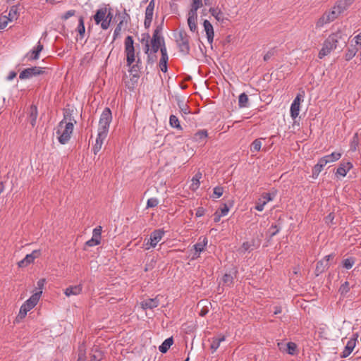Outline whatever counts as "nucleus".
Wrapping results in <instances>:
<instances>
[{
    "mask_svg": "<svg viewBox=\"0 0 361 361\" xmlns=\"http://www.w3.org/2000/svg\"><path fill=\"white\" fill-rule=\"evenodd\" d=\"M77 361H86L85 351L83 348V346L80 347L78 358Z\"/></svg>",
    "mask_w": 361,
    "mask_h": 361,
    "instance_id": "nucleus-57",
    "label": "nucleus"
},
{
    "mask_svg": "<svg viewBox=\"0 0 361 361\" xmlns=\"http://www.w3.org/2000/svg\"><path fill=\"white\" fill-rule=\"evenodd\" d=\"M223 285L231 286L233 283V276L230 274H225L222 277Z\"/></svg>",
    "mask_w": 361,
    "mask_h": 361,
    "instance_id": "nucleus-44",
    "label": "nucleus"
},
{
    "mask_svg": "<svg viewBox=\"0 0 361 361\" xmlns=\"http://www.w3.org/2000/svg\"><path fill=\"white\" fill-rule=\"evenodd\" d=\"M146 38H147V42L145 44V54H147V63H154L157 60V56H156V54H153L152 53H149V45L148 43V39L149 38V34H146Z\"/></svg>",
    "mask_w": 361,
    "mask_h": 361,
    "instance_id": "nucleus-28",
    "label": "nucleus"
},
{
    "mask_svg": "<svg viewBox=\"0 0 361 361\" xmlns=\"http://www.w3.org/2000/svg\"><path fill=\"white\" fill-rule=\"evenodd\" d=\"M202 6V0H192L191 8L189 11L197 12Z\"/></svg>",
    "mask_w": 361,
    "mask_h": 361,
    "instance_id": "nucleus-47",
    "label": "nucleus"
},
{
    "mask_svg": "<svg viewBox=\"0 0 361 361\" xmlns=\"http://www.w3.org/2000/svg\"><path fill=\"white\" fill-rule=\"evenodd\" d=\"M223 192L224 188L221 186H216L213 190L212 197L214 199L219 198L223 195Z\"/></svg>",
    "mask_w": 361,
    "mask_h": 361,
    "instance_id": "nucleus-51",
    "label": "nucleus"
},
{
    "mask_svg": "<svg viewBox=\"0 0 361 361\" xmlns=\"http://www.w3.org/2000/svg\"><path fill=\"white\" fill-rule=\"evenodd\" d=\"M207 136V131L205 130H201L195 134L194 139L197 142H201L205 140Z\"/></svg>",
    "mask_w": 361,
    "mask_h": 361,
    "instance_id": "nucleus-39",
    "label": "nucleus"
},
{
    "mask_svg": "<svg viewBox=\"0 0 361 361\" xmlns=\"http://www.w3.org/2000/svg\"><path fill=\"white\" fill-rule=\"evenodd\" d=\"M262 139H255L251 144V152H259L262 147Z\"/></svg>",
    "mask_w": 361,
    "mask_h": 361,
    "instance_id": "nucleus-45",
    "label": "nucleus"
},
{
    "mask_svg": "<svg viewBox=\"0 0 361 361\" xmlns=\"http://www.w3.org/2000/svg\"><path fill=\"white\" fill-rule=\"evenodd\" d=\"M290 116L293 119H295L300 112V105L295 103H292L290 105Z\"/></svg>",
    "mask_w": 361,
    "mask_h": 361,
    "instance_id": "nucleus-42",
    "label": "nucleus"
},
{
    "mask_svg": "<svg viewBox=\"0 0 361 361\" xmlns=\"http://www.w3.org/2000/svg\"><path fill=\"white\" fill-rule=\"evenodd\" d=\"M333 254L325 256L322 259L319 261L315 268V274L317 276L324 272L329 267V260L333 259Z\"/></svg>",
    "mask_w": 361,
    "mask_h": 361,
    "instance_id": "nucleus-10",
    "label": "nucleus"
},
{
    "mask_svg": "<svg viewBox=\"0 0 361 361\" xmlns=\"http://www.w3.org/2000/svg\"><path fill=\"white\" fill-rule=\"evenodd\" d=\"M203 26L206 32L207 41L210 44H212L214 37L213 25L208 20H204L203 22Z\"/></svg>",
    "mask_w": 361,
    "mask_h": 361,
    "instance_id": "nucleus-15",
    "label": "nucleus"
},
{
    "mask_svg": "<svg viewBox=\"0 0 361 361\" xmlns=\"http://www.w3.org/2000/svg\"><path fill=\"white\" fill-rule=\"evenodd\" d=\"M8 20L10 21H13L14 20H16L18 16V8L16 6H13L8 13V16H6Z\"/></svg>",
    "mask_w": 361,
    "mask_h": 361,
    "instance_id": "nucleus-36",
    "label": "nucleus"
},
{
    "mask_svg": "<svg viewBox=\"0 0 361 361\" xmlns=\"http://www.w3.org/2000/svg\"><path fill=\"white\" fill-rule=\"evenodd\" d=\"M164 233L165 232L163 229H157L152 232L149 238L144 244L145 250H148L150 248L155 247L164 237Z\"/></svg>",
    "mask_w": 361,
    "mask_h": 361,
    "instance_id": "nucleus-7",
    "label": "nucleus"
},
{
    "mask_svg": "<svg viewBox=\"0 0 361 361\" xmlns=\"http://www.w3.org/2000/svg\"><path fill=\"white\" fill-rule=\"evenodd\" d=\"M176 42L180 52L185 55L189 54L190 49L189 36L185 31L180 30L178 32Z\"/></svg>",
    "mask_w": 361,
    "mask_h": 361,
    "instance_id": "nucleus-6",
    "label": "nucleus"
},
{
    "mask_svg": "<svg viewBox=\"0 0 361 361\" xmlns=\"http://www.w3.org/2000/svg\"><path fill=\"white\" fill-rule=\"evenodd\" d=\"M226 340V338L224 336L219 335L216 337L212 338V343L210 348L212 350V352H215L219 347L220 346V344L221 342L224 341Z\"/></svg>",
    "mask_w": 361,
    "mask_h": 361,
    "instance_id": "nucleus-26",
    "label": "nucleus"
},
{
    "mask_svg": "<svg viewBox=\"0 0 361 361\" xmlns=\"http://www.w3.org/2000/svg\"><path fill=\"white\" fill-rule=\"evenodd\" d=\"M77 31L80 35V38H83L85 32V27L84 24V18L82 16H80L78 18V25L77 27Z\"/></svg>",
    "mask_w": 361,
    "mask_h": 361,
    "instance_id": "nucleus-37",
    "label": "nucleus"
},
{
    "mask_svg": "<svg viewBox=\"0 0 361 361\" xmlns=\"http://www.w3.org/2000/svg\"><path fill=\"white\" fill-rule=\"evenodd\" d=\"M353 40L355 41V46L359 47L361 46V32L354 37Z\"/></svg>",
    "mask_w": 361,
    "mask_h": 361,
    "instance_id": "nucleus-64",
    "label": "nucleus"
},
{
    "mask_svg": "<svg viewBox=\"0 0 361 361\" xmlns=\"http://www.w3.org/2000/svg\"><path fill=\"white\" fill-rule=\"evenodd\" d=\"M349 4L345 1V0H339L338 1L336 2V5L334 6V7L338 11H339L341 13H343L345 10H346Z\"/></svg>",
    "mask_w": 361,
    "mask_h": 361,
    "instance_id": "nucleus-41",
    "label": "nucleus"
},
{
    "mask_svg": "<svg viewBox=\"0 0 361 361\" xmlns=\"http://www.w3.org/2000/svg\"><path fill=\"white\" fill-rule=\"evenodd\" d=\"M112 18H113V15L111 12V8H109V11H106V18L104 20V21L102 22L101 27L103 30H107L110 26Z\"/></svg>",
    "mask_w": 361,
    "mask_h": 361,
    "instance_id": "nucleus-32",
    "label": "nucleus"
},
{
    "mask_svg": "<svg viewBox=\"0 0 361 361\" xmlns=\"http://www.w3.org/2000/svg\"><path fill=\"white\" fill-rule=\"evenodd\" d=\"M102 226H99L93 229L92 238L101 243Z\"/></svg>",
    "mask_w": 361,
    "mask_h": 361,
    "instance_id": "nucleus-46",
    "label": "nucleus"
},
{
    "mask_svg": "<svg viewBox=\"0 0 361 361\" xmlns=\"http://www.w3.org/2000/svg\"><path fill=\"white\" fill-rule=\"evenodd\" d=\"M38 116L37 107L35 105H31L27 111V120L32 127H35Z\"/></svg>",
    "mask_w": 361,
    "mask_h": 361,
    "instance_id": "nucleus-17",
    "label": "nucleus"
},
{
    "mask_svg": "<svg viewBox=\"0 0 361 361\" xmlns=\"http://www.w3.org/2000/svg\"><path fill=\"white\" fill-rule=\"evenodd\" d=\"M159 304V301L157 298H148L141 302L143 309H153L157 307Z\"/></svg>",
    "mask_w": 361,
    "mask_h": 361,
    "instance_id": "nucleus-22",
    "label": "nucleus"
},
{
    "mask_svg": "<svg viewBox=\"0 0 361 361\" xmlns=\"http://www.w3.org/2000/svg\"><path fill=\"white\" fill-rule=\"evenodd\" d=\"M159 204V200L157 198H155V197H152V198H149L148 200H147V207L149 208V207H155L158 205Z\"/></svg>",
    "mask_w": 361,
    "mask_h": 361,
    "instance_id": "nucleus-54",
    "label": "nucleus"
},
{
    "mask_svg": "<svg viewBox=\"0 0 361 361\" xmlns=\"http://www.w3.org/2000/svg\"><path fill=\"white\" fill-rule=\"evenodd\" d=\"M106 137L105 136H100V135H97L95 145L93 147V152L94 154H97L100 151V149H102V146L103 145V142Z\"/></svg>",
    "mask_w": 361,
    "mask_h": 361,
    "instance_id": "nucleus-31",
    "label": "nucleus"
},
{
    "mask_svg": "<svg viewBox=\"0 0 361 361\" xmlns=\"http://www.w3.org/2000/svg\"><path fill=\"white\" fill-rule=\"evenodd\" d=\"M228 211H229V208L227 206V204H224L223 207H221V209H220V213H219L220 216H224L227 215L228 213Z\"/></svg>",
    "mask_w": 361,
    "mask_h": 361,
    "instance_id": "nucleus-63",
    "label": "nucleus"
},
{
    "mask_svg": "<svg viewBox=\"0 0 361 361\" xmlns=\"http://www.w3.org/2000/svg\"><path fill=\"white\" fill-rule=\"evenodd\" d=\"M356 345V339L351 338L350 339L347 343L346 345L343 350V352L341 354V357L342 358H345L350 355V354L352 353L353 349L355 348Z\"/></svg>",
    "mask_w": 361,
    "mask_h": 361,
    "instance_id": "nucleus-21",
    "label": "nucleus"
},
{
    "mask_svg": "<svg viewBox=\"0 0 361 361\" xmlns=\"http://www.w3.org/2000/svg\"><path fill=\"white\" fill-rule=\"evenodd\" d=\"M75 123L71 114L66 111L63 118L59 123L56 129L57 139L61 144L65 145L70 140Z\"/></svg>",
    "mask_w": 361,
    "mask_h": 361,
    "instance_id": "nucleus-1",
    "label": "nucleus"
},
{
    "mask_svg": "<svg viewBox=\"0 0 361 361\" xmlns=\"http://www.w3.org/2000/svg\"><path fill=\"white\" fill-rule=\"evenodd\" d=\"M207 243L208 240L207 237H200L198 239V242L194 245V249L195 250V257H194V258L200 256V252L204 250Z\"/></svg>",
    "mask_w": 361,
    "mask_h": 361,
    "instance_id": "nucleus-18",
    "label": "nucleus"
},
{
    "mask_svg": "<svg viewBox=\"0 0 361 361\" xmlns=\"http://www.w3.org/2000/svg\"><path fill=\"white\" fill-rule=\"evenodd\" d=\"M355 260L353 257L346 258L343 261V267L346 269H350L355 264Z\"/></svg>",
    "mask_w": 361,
    "mask_h": 361,
    "instance_id": "nucleus-50",
    "label": "nucleus"
},
{
    "mask_svg": "<svg viewBox=\"0 0 361 361\" xmlns=\"http://www.w3.org/2000/svg\"><path fill=\"white\" fill-rule=\"evenodd\" d=\"M42 295V290L35 293L31 297L27 299L20 307L18 317L20 319L24 318L27 312L31 310L39 302Z\"/></svg>",
    "mask_w": 361,
    "mask_h": 361,
    "instance_id": "nucleus-4",
    "label": "nucleus"
},
{
    "mask_svg": "<svg viewBox=\"0 0 361 361\" xmlns=\"http://www.w3.org/2000/svg\"><path fill=\"white\" fill-rule=\"evenodd\" d=\"M161 57L159 61V67L162 72L166 73L167 71V62L169 60L167 49L166 46L161 47Z\"/></svg>",
    "mask_w": 361,
    "mask_h": 361,
    "instance_id": "nucleus-16",
    "label": "nucleus"
},
{
    "mask_svg": "<svg viewBox=\"0 0 361 361\" xmlns=\"http://www.w3.org/2000/svg\"><path fill=\"white\" fill-rule=\"evenodd\" d=\"M254 245L253 243L250 242H244L241 246V251L243 252H245L247 251H249L250 250H252V247Z\"/></svg>",
    "mask_w": 361,
    "mask_h": 361,
    "instance_id": "nucleus-55",
    "label": "nucleus"
},
{
    "mask_svg": "<svg viewBox=\"0 0 361 361\" xmlns=\"http://www.w3.org/2000/svg\"><path fill=\"white\" fill-rule=\"evenodd\" d=\"M103 357L102 352L98 349L97 347L94 348L91 350L90 360L91 361H100Z\"/></svg>",
    "mask_w": 361,
    "mask_h": 361,
    "instance_id": "nucleus-30",
    "label": "nucleus"
},
{
    "mask_svg": "<svg viewBox=\"0 0 361 361\" xmlns=\"http://www.w3.org/2000/svg\"><path fill=\"white\" fill-rule=\"evenodd\" d=\"M129 20H130L129 15L126 11H124L122 13V16H121V20H120L119 23L117 24V25L121 27L123 29H126L128 26Z\"/></svg>",
    "mask_w": 361,
    "mask_h": 361,
    "instance_id": "nucleus-34",
    "label": "nucleus"
},
{
    "mask_svg": "<svg viewBox=\"0 0 361 361\" xmlns=\"http://www.w3.org/2000/svg\"><path fill=\"white\" fill-rule=\"evenodd\" d=\"M134 41L131 36H127L125 39V53L126 54L127 66H130L135 61Z\"/></svg>",
    "mask_w": 361,
    "mask_h": 361,
    "instance_id": "nucleus-5",
    "label": "nucleus"
},
{
    "mask_svg": "<svg viewBox=\"0 0 361 361\" xmlns=\"http://www.w3.org/2000/svg\"><path fill=\"white\" fill-rule=\"evenodd\" d=\"M329 163V161L322 157L319 159L317 164L312 169V177L317 178L324 166Z\"/></svg>",
    "mask_w": 361,
    "mask_h": 361,
    "instance_id": "nucleus-19",
    "label": "nucleus"
},
{
    "mask_svg": "<svg viewBox=\"0 0 361 361\" xmlns=\"http://www.w3.org/2000/svg\"><path fill=\"white\" fill-rule=\"evenodd\" d=\"M248 100L249 99H248L247 95L245 92L241 93L238 97V106L240 108L247 107V104H248Z\"/></svg>",
    "mask_w": 361,
    "mask_h": 361,
    "instance_id": "nucleus-40",
    "label": "nucleus"
},
{
    "mask_svg": "<svg viewBox=\"0 0 361 361\" xmlns=\"http://www.w3.org/2000/svg\"><path fill=\"white\" fill-rule=\"evenodd\" d=\"M341 39V34L340 32L331 34L324 41L323 46L319 52V58L323 59L324 56L329 55L337 47V44Z\"/></svg>",
    "mask_w": 361,
    "mask_h": 361,
    "instance_id": "nucleus-2",
    "label": "nucleus"
},
{
    "mask_svg": "<svg viewBox=\"0 0 361 361\" xmlns=\"http://www.w3.org/2000/svg\"><path fill=\"white\" fill-rule=\"evenodd\" d=\"M275 193H271V192H265L263 193L262 195V197L263 199L264 202H266V204L270 201H272L275 197Z\"/></svg>",
    "mask_w": 361,
    "mask_h": 361,
    "instance_id": "nucleus-52",
    "label": "nucleus"
},
{
    "mask_svg": "<svg viewBox=\"0 0 361 361\" xmlns=\"http://www.w3.org/2000/svg\"><path fill=\"white\" fill-rule=\"evenodd\" d=\"M154 6V0H151L146 8L144 20V26L146 29H148L151 25L153 18Z\"/></svg>",
    "mask_w": 361,
    "mask_h": 361,
    "instance_id": "nucleus-11",
    "label": "nucleus"
},
{
    "mask_svg": "<svg viewBox=\"0 0 361 361\" xmlns=\"http://www.w3.org/2000/svg\"><path fill=\"white\" fill-rule=\"evenodd\" d=\"M341 14L334 6L332 11L324 13L317 22V27H322L324 24L334 21Z\"/></svg>",
    "mask_w": 361,
    "mask_h": 361,
    "instance_id": "nucleus-8",
    "label": "nucleus"
},
{
    "mask_svg": "<svg viewBox=\"0 0 361 361\" xmlns=\"http://www.w3.org/2000/svg\"><path fill=\"white\" fill-rule=\"evenodd\" d=\"M169 123L171 127L181 129L178 118L175 115H171L169 117Z\"/></svg>",
    "mask_w": 361,
    "mask_h": 361,
    "instance_id": "nucleus-49",
    "label": "nucleus"
},
{
    "mask_svg": "<svg viewBox=\"0 0 361 361\" xmlns=\"http://www.w3.org/2000/svg\"><path fill=\"white\" fill-rule=\"evenodd\" d=\"M161 30H162V27L160 25V26H157L156 27V29L154 30V33H153V35H152V39H164L163 37H161Z\"/></svg>",
    "mask_w": 361,
    "mask_h": 361,
    "instance_id": "nucleus-53",
    "label": "nucleus"
},
{
    "mask_svg": "<svg viewBox=\"0 0 361 361\" xmlns=\"http://www.w3.org/2000/svg\"><path fill=\"white\" fill-rule=\"evenodd\" d=\"M8 22L11 21L6 16L0 18V30L4 29L7 26Z\"/></svg>",
    "mask_w": 361,
    "mask_h": 361,
    "instance_id": "nucleus-56",
    "label": "nucleus"
},
{
    "mask_svg": "<svg viewBox=\"0 0 361 361\" xmlns=\"http://www.w3.org/2000/svg\"><path fill=\"white\" fill-rule=\"evenodd\" d=\"M112 121V114L109 108L106 107L99 118L98 134L106 137L108 135L110 123Z\"/></svg>",
    "mask_w": 361,
    "mask_h": 361,
    "instance_id": "nucleus-3",
    "label": "nucleus"
},
{
    "mask_svg": "<svg viewBox=\"0 0 361 361\" xmlns=\"http://www.w3.org/2000/svg\"><path fill=\"white\" fill-rule=\"evenodd\" d=\"M341 156H342V154L341 152H332L331 154H330L329 155H326L323 157L324 158V159L328 160L329 163H330V162H334L336 161H338V159H341Z\"/></svg>",
    "mask_w": 361,
    "mask_h": 361,
    "instance_id": "nucleus-38",
    "label": "nucleus"
},
{
    "mask_svg": "<svg viewBox=\"0 0 361 361\" xmlns=\"http://www.w3.org/2000/svg\"><path fill=\"white\" fill-rule=\"evenodd\" d=\"M278 345H279V349L281 350L285 351L287 353H288L289 355H294L295 353L297 345L293 342H288L286 344V348H283L284 345L283 343H279Z\"/></svg>",
    "mask_w": 361,
    "mask_h": 361,
    "instance_id": "nucleus-24",
    "label": "nucleus"
},
{
    "mask_svg": "<svg viewBox=\"0 0 361 361\" xmlns=\"http://www.w3.org/2000/svg\"><path fill=\"white\" fill-rule=\"evenodd\" d=\"M350 291V284L348 281H345L338 289L339 293L345 296Z\"/></svg>",
    "mask_w": 361,
    "mask_h": 361,
    "instance_id": "nucleus-48",
    "label": "nucleus"
},
{
    "mask_svg": "<svg viewBox=\"0 0 361 361\" xmlns=\"http://www.w3.org/2000/svg\"><path fill=\"white\" fill-rule=\"evenodd\" d=\"M266 202L262 201L261 199L259 200V202L255 205V208L259 212L263 211L264 206L266 205Z\"/></svg>",
    "mask_w": 361,
    "mask_h": 361,
    "instance_id": "nucleus-61",
    "label": "nucleus"
},
{
    "mask_svg": "<svg viewBox=\"0 0 361 361\" xmlns=\"http://www.w3.org/2000/svg\"><path fill=\"white\" fill-rule=\"evenodd\" d=\"M106 18V8H102L97 11L94 16V20L97 25L102 23Z\"/></svg>",
    "mask_w": 361,
    "mask_h": 361,
    "instance_id": "nucleus-23",
    "label": "nucleus"
},
{
    "mask_svg": "<svg viewBox=\"0 0 361 361\" xmlns=\"http://www.w3.org/2000/svg\"><path fill=\"white\" fill-rule=\"evenodd\" d=\"M82 291V286L81 285H77L74 286H69L65 290V295L66 296H71V295H79Z\"/></svg>",
    "mask_w": 361,
    "mask_h": 361,
    "instance_id": "nucleus-25",
    "label": "nucleus"
},
{
    "mask_svg": "<svg viewBox=\"0 0 361 361\" xmlns=\"http://www.w3.org/2000/svg\"><path fill=\"white\" fill-rule=\"evenodd\" d=\"M123 28H122L121 27L117 25L114 31V35H113V41L116 40L118 36H120L121 35V30H123Z\"/></svg>",
    "mask_w": 361,
    "mask_h": 361,
    "instance_id": "nucleus-62",
    "label": "nucleus"
},
{
    "mask_svg": "<svg viewBox=\"0 0 361 361\" xmlns=\"http://www.w3.org/2000/svg\"><path fill=\"white\" fill-rule=\"evenodd\" d=\"M188 24L190 30L192 32H197V13L189 11L188 14Z\"/></svg>",
    "mask_w": 361,
    "mask_h": 361,
    "instance_id": "nucleus-14",
    "label": "nucleus"
},
{
    "mask_svg": "<svg viewBox=\"0 0 361 361\" xmlns=\"http://www.w3.org/2000/svg\"><path fill=\"white\" fill-rule=\"evenodd\" d=\"M359 50V47L355 46V45H351V47H350L346 54H345V60L346 61H350L357 54V52Z\"/></svg>",
    "mask_w": 361,
    "mask_h": 361,
    "instance_id": "nucleus-33",
    "label": "nucleus"
},
{
    "mask_svg": "<svg viewBox=\"0 0 361 361\" xmlns=\"http://www.w3.org/2000/svg\"><path fill=\"white\" fill-rule=\"evenodd\" d=\"M43 49V45L38 42L36 47L33 48L29 53L27 54V56L28 57L29 61L37 60L39 59V53Z\"/></svg>",
    "mask_w": 361,
    "mask_h": 361,
    "instance_id": "nucleus-20",
    "label": "nucleus"
},
{
    "mask_svg": "<svg viewBox=\"0 0 361 361\" xmlns=\"http://www.w3.org/2000/svg\"><path fill=\"white\" fill-rule=\"evenodd\" d=\"M151 45H157L160 47L162 46H165V42L164 39H151Z\"/></svg>",
    "mask_w": 361,
    "mask_h": 361,
    "instance_id": "nucleus-58",
    "label": "nucleus"
},
{
    "mask_svg": "<svg viewBox=\"0 0 361 361\" xmlns=\"http://www.w3.org/2000/svg\"><path fill=\"white\" fill-rule=\"evenodd\" d=\"M173 343V337H170L166 338L161 345L159 347V350L162 353H166L168 350L170 348V347Z\"/></svg>",
    "mask_w": 361,
    "mask_h": 361,
    "instance_id": "nucleus-29",
    "label": "nucleus"
},
{
    "mask_svg": "<svg viewBox=\"0 0 361 361\" xmlns=\"http://www.w3.org/2000/svg\"><path fill=\"white\" fill-rule=\"evenodd\" d=\"M44 73V68L34 66L24 69L20 73L19 78L20 80L30 79L34 76L41 75Z\"/></svg>",
    "mask_w": 361,
    "mask_h": 361,
    "instance_id": "nucleus-9",
    "label": "nucleus"
},
{
    "mask_svg": "<svg viewBox=\"0 0 361 361\" xmlns=\"http://www.w3.org/2000/svg\"><path fill=\"white\" fill-rule=\"evenodd\" d=\"M75 13V10H69L67 12H66L62 16L61 19L63 20H68L69 18L73 16Z\"/></svg>",
    "mask_w": 361,
    "mask_h": 361,
    "instance_id": "nucleus-60",
    "label": "nucleus"
},
{
    "mask_svg": "<svg viewBox=\"0 0 361 361\" xmlns=\"http://www.w3.org/2000/svg\"><path fill=\"white\" fill-rule=\"evenodd\" d=\"M353 166V165L351 162L342 161L336 169V175L345 177Z\"/></svg>",
    "mask_w": 361,
    "mask_h": 361,
    "instance_id": "nucleus-13",
    "label": "nucleus"
},
{
    "mask_svg": "<svg viewBox=\"0 0 361 361\" xmlns=\"http://www.w3.org/2000/svg\"><path fill=\"white\" fill-rule=\"evenodd\" d=\"M209 12L215 18L217 21H224V13L221 10L217 7H211L209 9Z\"/></svg>",
    "mask_w": 361,
    "mask_h": 361,
    "instance_id": "nucleus-27",
    "label": "nucleus"
},
{
    "mask_svg": "<svg viewBox=\"0 0 361 361\" xmlns=\"http://www.w3.org/2000/svg\"><path fill=\"white\" fill-rule=\"evenodd\" d=\"M41 255L40 250H35L30 254L26 255V256L20 260L18 264L19 267H25L29 264L34 262V260L39 257Z\"/></svg>",
    "mask_w": 361,
    "mask_h": 361,
    "instance_id": "nucleus-12",
    "label": "nucleus"
},
{
    "mask_svg": "<svg viewBox=\"0 0 361 361\" xmlns=\"http://www.w3.org/2000/svg\"><path fill=\"white\" fill-rule=\"evenodd\" d=\"M359 135L358 133H355L350 140V149L353 152H355L357 149L359 145Z\"/></svg>",
    "mask_w": 361,
    "mask_h": 361,
    "instance_id": "nucleus-35",
    "label": "nucleus"
},
{
    "mask_svg": "<svg viewBox=\"0 0 361 361\" xmlns=\"http://www.w3.org/2000/svg\"><path fill=\"white\" fill-rule=\"evenodd\" d=\"M304 96H305L304 91H302V93H298L296 95L295 98L294 99V100L293 101L292 103H295L297 104L300 105V102H301V101L303 100Z\"/></svg>",
    "mask_w": 361,
    "mask_h": 361,
    "instance_id": "nucleus-59",
    "label": "nucleus"
},
{
    "mask_svg": "<svg viewBox=\"0 0 361 361\" xmlns=\"http://www.w3.org/2000/svg\"><path fill=\"white\" fill-rule=\"evenodd\" d=\"M202 178V173L198 172L192 178V185L191 188L192 190H196L200 186V179Z\"/></svg>",
    "mask_w": 361,
    "mask_h": 361,
    "instance_id": "nucleus-43",
    "label": "nucleus"
}]
</instances>
